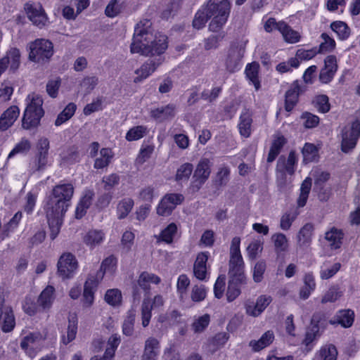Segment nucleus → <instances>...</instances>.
<instances>
[{"label":"nucleus","instance_id":"obj_1","mask_svg":"<svg viewBox=\"0 0 360 360\" xmlns=\"http://www.w3.org/2000/svg\"><path fill=\"white\" fill-rule=\"evenodd\" d=\"M74 186L71 183L56 185L46 194L43 207L50 229V237L54 240L63 224L66 212L71 207Z\"/></svg>","mask_w":360,"mask_h":360},{"label":"nucleus","instance_id":"obj_2","mask_svg":"<svg viewBox=\"0 0 360 360\" xmlns=\"http://www.w3.org/2000/svg\"><path fill=\"white\" fill-rule=\"evenodd\" d=\"M150 27L151 22L146 19L141 20L136 24L131 44L132 53L160 56L167 49V37L161 34L153 36Z\"/></svg>","mask_w":360,"mask_h":360},{"label":"nucleus","instance_id":"obj_3","mask_svg":"<svg viewBox=\"0 0 360 360\" xmlns=\"http://www.w3.org/2000/svg\"><path fill=\"white\" fill-rule=\"evenodd\" d=\"M26 108L22 118V127L25 129H31L37 127L41 117L44 115L43 109V99L35 93L27 95L25 100Z\"/></svg>","mask_w":360,"mask_h":360},{"label":"nucleus","instance_id":"obj_4","mask_svg":"<svg viewBox=\"0 0 360 360\" xmlns=\"http://www.w3.org/2000/svg\"><path fill=\"white\" fill-rule=\"evenodd\" d=\"M231 5L227 0H210L206 6L208 18L212 19L209 25V29L212 32H217L226 22L229 15Z\"/></svg>","mask_w":360,"mask_h":360},{"label":"nucleus","instance_id":"obj_5","mask_svg":"<svg viewBox=\"0 0 360 360\" xmlns=\"http://www.w3.org/2000/svg\"><path fill=\"white\" fill-rule=\"evenodd\" d=\"M240 238L234 237L230 247L229 276L233 282L245 283V262L240 252Z\"/></svg>","mask_w":360,"mask_h":360},{"label":"nucleus","instance_id":"obj_6","mask_svg":"<svg viewBox=\"0 0 360 360\" xmlns=\"http://www.w3.org/2000/svg\"><path fill=\"white\" fill-rule=\"evenodd\" d=\"M19 338L20 349L27 355L33 357L41 350L45 336L39 331L22 329Z\"/></svg>","mask_w":360,"mask_h":360},{"label":"nucleus","instance_id":"obj_7","mask_svg":"<svg viewBox=\"0 0 360 360\" xmlns=\"http://www.w3.org/2000/svg\"><path fill=\"white\" fill-rule=\"evenodd\" d=\"M52 43L44 39H38L30 44V60L40 62L49 59L53 55Z\"/></svg>","mask_w":360,"mask_h":360},{"label":"nucleus","instance_id":"obj_8","mask_svg":"<svg viewBox=\"0 0 360 360\" xmlns=\"http://www.w3.org/2000/svg\"><path fill=\"white\" fill-rule=\"evenodd\" d=\"M360 136V122L356 120L344 128L342 134L341 147L344 153L353 149Z\"/></svg>","mask_w":360,"mask_h":360},{"label":"nucleus","instance_id":"obj_9","mask_svg":"<svg viewBox=\"0 0 360 360\" xmlns=\"http://www.w3.org/2000/svg\"><path fill=\"white\" fill-rule=\"evenodd\" d=\"M58 271L63 278H70L76 274L78 269V262L71 253H63L58 262Z\"/></svg>","mask_w":360,"mask_h":360},{"label":"nucleus","instance_id":"obj_10","mask_svg":"<svg viewBox=\"0 0 360 360\" xmlns=\"http://www.w3.org/2000/svg\"><path fill=\"white\" fill-rule=\"evenodd\" d=\"M103 279L101 273H96V276H90L84 285L82 302L84 307H90L95 300V293L99 283Z\"/></svg>","mask_w":360,"mask_h":360},{"label":"nucleus","instance_id":"obj_11","mask_svg":"<svg viewBox=\"0 0 360 360\" xmlns=\"http://www.w3.org/2000/svg\"><path fill=\"white\" fill-rule=\"evenodd\" d=\"M15 326L13 308L7 304L4 296H0V328L4 333L11 332Z\"/></svg>","mask_w":360,"mask_h":360},{"label":"nucleus","instance_id":"obj_12","mask_svg":"<svg viewBox=\"0 0 360 360\" xmlns=\"http://www.w3.org/2000/svg\"><path fill=\"white\" fill-rule=\"evenodd\" d=\"M24 9L29 20L33 25L42 27L48 22V18L42 6L37 2H27L25 4Z\"/></svg>","mask_w":360,"mask_h":360},{"label":"nucleus","instance_id":"obj_13","mask_svg":"<svg viewBox=\"0 0 360 360\" xmlns=\"http://www.w3.org/2000/svg\"><path fill=\"white\" fill-rule=\"evenodd\" d=\"M184 200V196L178 193H169L164 196L157 206L156 212L160 216H169L174 208Z\"/></svg>","mask_w":360,"mask_h":360},{"label":"nucleus","instance_id":"obj_14","mask_svg":"<svg viewBox=\"0 0 360 360\" xmlns=\"http://www.w3.org/2000/svg\"><path fill=\"white\" fill-rule=\"evenodd\" d=\"M297 158L295 152H290L288 158H280L277 162L276 174L280 179L290 178L295 170Z\"/></svg>","mask_w":360,"mask_h":360},{"label":"nucleus","instance_id":"obj_15","mask_svg":"<svg viewBox=\"0 0 360 360\" xmlns=\"http://www.w3.org/2000/svg\"><path fill=\"white\" fill-rule=\"evenodd\" d=\"M164 304V300L161 295L155 296L151 303L149 299H145L141 306V319L142 326L146 327L150 323L151 319V310L159 309Z\"/></svg>","mask_w":360,"mask_h":360},{"label":"nucleus","instance_id":"obj_16","mask_svg":"<svg viewBox=\"0 0 360 360\" xmlns=\"http://www.w3.org/2000/svg\"><path fill=\"white\" fill-rule=\"evenodd\" d=\"M49 149V141L46 138H41L37 143V155L32 163L33 172L39 171L47 163V156Z\"/></svg>","mask_w":360,"mask_h":360},{"label":"nucleus","instance_id":"obj_17","mask_svg":"<svg viewBox=\"0 0 360 360\" xmlns=\"http://www.w3.org/2000/svg\"><path fill=\"white\" fill-rule=\"evenodd\" d=\"M164 60L163 57L160 56L155 59H149L140 68L135 71L136 76L134 79L135 83L141 82L148 77Z\"/></svg>","mask_w":360,"mask_h":360},{"label":"nucleus","instance_id":"obj_18","mask_svg":"<svg viewBox=\"0 0 360 360\" xmlns=\"http://www.w3.org/2000/svg\"><path fill=\"white\" fill-rule=\"evenodd\" d=\"M272 302L270 295H262L259 296L255 303H248L245 305V312L252 317L259 316Z\"/></svg>","mask_w":360,"mask_h":360},{"label":"nucleus","instance_id":"obj_19","mask_svg":"<svg viewBox=\"0 0 360 360\" xmlns=\"http://www.w3.org/2000/svg\"><path fill=\"white\" fill-rule=\"evenodd\" d=\"M105 239V233L101 229H90L83 237L84 244L91 250L101 245Z\"/></svg>","mask_w":360,"mask_h":360},{"label":"nucleus","instance_id":"obj_20","mask_svg":"<svg viewBox=\"0 0 360 360\" xmlns=\"http://www.w3.org/2000/svg\"><path fill=\"white\" fill-rule=\"evenodd\" d=\"M20 115V109L12 105L6 110L0 116V130L6 131L10 128Z\"/></svg>","mask_w":360,"mask_h":360},{"label":"nucleus","instance_id":"obj_21","mask_svg":"<svg viewBox=\"0 0 360 360\" xmlns=\"http://www.w3.org/2000/svg\"><path fill=\"white\" fill-rule=\"evenodd\" d=\"M274 340V333L273 330H269L264 333L259 339L250 340L249 347L253 352H258L270 346Z\"/></svg>","mask_w":360,"mask_h":360},{"label":"nucleus","instance_id":"obj_22","mask_svg":"<svg viewBox=\"0 0 360 360\" xmlns=\"http://www.w3.org/2000/svg\"><path fill=\"white\" fill-rule=\"evenodd\" d=\"M209 252H204L198 255L193 266L195 276L201 281L205 280L207 275V262Z\"/></svg>","mask_w":360,"mask_h":360},{"label":"nucleus","instance_id":"obj_23","mask_svg":"<svg viewBox=\"0 0 360 360\" xmlns=\"http://www.w3.org/2000/svg\"><path fill=\"white\" fill-rule=\"evenodd\" d=\"M314 226L311 223H307L301 227L297 234V242L300 247H309L314 236Z\"/></svg>","mask_w":360,"mask_h":360},{"label":"nucleus","instance_id":"obj_24","mask_svg":"<svg viewBox=\"0 0 360 360\" xmlns=\"http://www.w3.org/2000/svg\"><path fill=\"white\" fill-rule=\"evenodd\" d=\"M354 312L352 309H342L337 312L335 317L330 321L333 325L340 324L343 328H349L354 321Z\"/></svg>","mask_w":360,"mask_h":360},{"label":"nucleus","instance_id":"obj_25","mask_svg":"<svg viewBox=\"0 0 360 360\" xmlns=\"http://www.w3.org/2000/svg\"><path fill=\"white\" fill-rule=\"evenodd\" d=\"M56 298L55 288L51 285L46 286L40 293L37 301L42 311L49 310Z\"/></svg>","mask_w":360,"mask_h":360},{"label":"nucleus","instance_id":"obj_26","mask_svg":"<svg viewBox=\"0 0 360 360\" xmlns=\"http://www.w3.org/2000/svg\"><path fill=\"white\" fill-rule=\"evenodd\" d=\"M343 236L342 230L332 227L326 232L325 240L331 250H337L342 245Z\"/></svg>","mask_w":360,"mask_h":360},{"label":"nucleus","instance_id":"obj_27","mask_svg":"<svg viewBox=\"0 0 360 360\" xmlns=\"http://www.w3.org/2000/svg\"><path fill=\"white\" fill-rule=\"evenodd\" d=\"M304 285L299 291V297L301 300H307L315 290L316 283L315 277L312 273H307L303 277Z\"/></svg>","mask_w":360,"mask_h":360},{"label":"nucleus","instance_id":"obj_28","mask_svg":"<svg viewBox=\"0 0 360 360\" xmlns=\"http://www.w3.org/2000/svg\"><path fill=\"white\" fill-rule=\"evenodd\" d=\"M159 342L154 338L146 340L142 360H156L159 354Z\"/></svg>","mask_w":360,"mask_h":360},{"label":"nucleus","instance_id":"obj_29","mask_svg":"<svg viewBox=\"0 0 360 360\" xmlns=\"http://www.w3.org/2000/svg\"><path fill=\"white\" fill-rule=\"evenodd\" d=\"M114 153L110 148H103L100 150L94 160V167L96 169H103L110 163Z\"/></svg>","mask_w":360,"mask_h":360},{"label":"nucleus","instance_id":"obj_30","mask_svg":"<svg viewBox=\"0 0 360 360\" xmlns=\"http://www.w3.org/2000/svg\"><path fill=\"white\" fill-rule=\"evenodd\" d=\"M338 350L332 344L323 345L316 352L312 360H337Z\"/></svg>","mask_w":360,"mask_h":360},{"label":"nucleus","instance_id":"obj_31","mask_svg":"<svg viewBox=\"0 0 360 360\" xmlns=\"http://www.w3.org/2000/svg\"><path fill=\"white\" fill-rule=\"evenodd\" d=\"M252 122L251 113L248 110H244L240 114L238 125L240 134L242 136L248 138L250 136Z\"/></svg>","mask_w":360,"mask_h":360},{"label":"nucleus","instance_id":"obj_32","mask_svg":"<svg viewBox=\"0 0 360 360\" xmlns=\"http://www.w3.org/2000/svg\"><path fill=\"white\" fill-rule=\"evenodd\" d=\"M211 162L207 158H202L198 162L194 171L193 177L195 180H206L211 172Z\"/></svg>","mask_w":360,"mask_h":360},{"label":"nucleus","instance_id":"obj_33","mask_svg":"<svg viewBox=\"0 0 360 360\" xmlns=\"http://www.w3.org/2000/svg\"><path fill=\"white\" fill-rule=\"evenodd\" d=\"M259 65L256 62L249 63L246 65L245 73L249 82L254 85L256 91L260 88V82L259 79Z\"/></svg>","mask_w":360,"mask_h":360},{"label":"nucleus","instance_id":"obj_34","mask_svg":"<svg viewBox=\"0 0 360 360\" xmlns=\"http://www.w3.org/2000/svg\"><path fill=\"white\" fill-rule=\"evenodd\" d=\"M160 281V278L157 275L143 271L139 275L136 283L141 289L148 290L150 289V284H158Z\"/></svg>","mask_w":360,"mask_h":360},{"label":"nucleus","instance_id":"obj_35","mask_svg":"<svg viewBox=\"0 0 360 360\" xmlns=\"http://www.w3.org/2000/svg\"><path fill=\"white\" fill-rule=\"evenodd\" d=\"M279 32L282 34L285 41L289 44H295L298 42L301 38L300 33L292 30L285 22L283 24H281Z\"/></svg>","mask_w":360,"mask_h":360},{"label":"nucleus","instance_id":"obj_36","mask_svg":"<svg viewBox=\"0 0 360 360\" xmlns=\"http://www.w3.org/2000/svg\"><path fill=\"white\" fill-rule=\"evenodd\" d=\"M300 92V87L297 83H294L285 94V105L286 111L290 112L292 110L297 102Z\"/></svg>","mask_w":360,"mask_h":360},{"label":"nucleus","instance_id":"obj_37","mask_svg":"<svg viewBox=\"0 0 360 360\" xmlns=\"http://www.w3.org/2000/svg\"><path fill=\"white\" fill-rule=\"evenodd\" d=\"M341 264L339 262H325L320 271V278L322 280H328L335 276L340 269Z\"/></svg>","mask_w":360,"mask_h":360},{"label":"nucleus","instance_id":"obj_38","mask_svg":"<svg viewBox=\"0 0 360 360\" xmlns=\"http://www.w3.org/2000/svg\"><path fill=\"white\" fill-rule=\"evenodd\" d=\"M263 241L260 238L252 240L246 248L247 257L249 259H255L263 250Z\"/></svg>","mask_w":360,"mask_h":360},{"label":"nucleus","instance_id":"obj_39","mask_svg":"<svg viewBox=\"0 0 360 360\" xmlns=\"http://www.w3.org/2000/svg\"><path fill=\"white\" fill-rule=\"evenodd\" d=\"M210 323V316L207 314L195 316L191 325V329L195 333H201L207 328Z\"/></svg>","mask_w":360,"mask_h":360},{"label":"nucleus","instance_id":"obj_40","mask_svg":"<svg viewBox=\"0 0 360 360\" xmlns=\"http://www.w3.org/2000/svg\"><path fill=\"white\" fill-rule=\"evenodd\" d=\"M22 309L25 313L30 316H34L38 312L42 311L38 301L36 302L34 297L31 295L25 297L22 303Z\"/></svg>","mask_w":360,"mask_h":360},{"label":"nucleus","instance_id":"obj_41","mask_svg":"<svg viewBox=\"0 0 360 360\" xmlns=\"http://www.w3.org/2000/svg\"><path fill=\"white\" fill-rule=\"evenodd\" d=\"M77 331V318L75 315H72L68 319V326L67 330V335L63 336L62 341L65 345H68L76 337Z\"/></svg>","mask_w":360,"mask_h":360},{"label":"nucleus","instance_id":"obj_42","mask_svg":"<svg viewBox=\"0 0 360 360\" xmlns=\"http://www.w3.org/2000/svg\"><path fill=\"white\" fill-rule=\"evenodd\" d=\"M39 191V186H36L27 193L24 205V210L27 214H31L34 211Z\"/></svg>","mask_w":360,"mask_h":360},{"label":"nucleus","instance_id":"obj_43","mask_svg":"<svg viewBox=\"0 0 360 360\" xmlns=\"http://www.w3.org/2000/svg\"><path fill=\"white\" fill-rule=\"evenodd\" d=\"M285 143V139L283 136H278L275 138L267 157L269 162H271L276 159Z\"/></svg>","mask_w":360,"mask_h":360},{"label":"nucleus","instance_id":"obj_44","mask_svg":"<svg viewBox=\"0 0 360 360\" xmlns=\"http://www.w3.org/2000/svg\"><path fill=\"white\" fill-rule=\"evenodd\" d=\"M299 214L300 212L297 209L291 210L285 212L281 217V229L284 231L289 230L292 222L296 219Z\"/></svg>","mask_w":360,"mask_h":360},{"label":"nucleus","instance_id":"obj_45","mask_svg":"<svg viewBox=\"0 0 360 360\" xmlns=\"http://www.w3.org/2000/svg\"><path fill=\"white\" fill-rule=\"evenodd\" d=\"M177 233V226L174 223L169 224L164 229L158 236V240L163 241L167 244L173 242V240Z\"/></svg>","mask_w":360,"mask_h":360},{"label":"nucleus","instance_id":"obj_46","mask_svg":"<svg viewBox=\"0 0 360 360\" xmlns=\"http://www.w3.org/2000/svg\"><path fill=\"white\" fill-rule=\"evenodd\" d=\"M151 115L159 121H163L174 115V108L170 105L158 108L151 111Z\"/></svg>","mask_w":360,"mask_h":360},{"label":"nucleus","instance_id":"obj_47","mask_svg":"<svg viewBox=\"0 0 360 360\" xmlns=\"http://www.w3.org/2000/svg\"><path fill=\"white\" fill-rule=\"evenodd\" d=\"M77 106L73 103L67 105L65 109L58 115L56 121V126H60L66 121L69 120L75 114Z\"/></svg>","mask_w":360,"mask_h":360},{"label":"nucleus","instance_id":"obj_48","mask_svg":"<svg viewBox=\"0 0 360 360\" xmlns=\"http://www.w3.org/2000/svg\"><path fill=\"white\" fill-rule=\"evenodd\" d=\"M190 285V280L185 274H181L178 277L176 283L177 293L180 300L184 302L187 298V288Z\"/></svg>","mask_w":360,"mask_h":360},{"label":"nucleus","instance_id":"obj_49","mask_svg":"<svg viewBox=\"0 0 360 360\" xmlns=\"http://www.w3.org/2000/svg\"><path fill=\"white\" fill-rule=\"evenodd\" d=\"M136 311L131 309L127 313L122 324V333L124 335L130 336L134 331V325L135 321Z\"/></svg>","mask_w":360,"mask_h":360},{"label":"nucleus","instance_id":"obj_50","mask_svg":"<svg viewBox=\"0 0 360 360\" xmlns=\"http://www.w3.org/2000/svg\"><path fill=\"white\" fill-rule=\"evenodd\" d=\"M105 301L112 307H118L122 302V292L118 289L108 290L104 297Z\"/></svg>","mask_w":360,"mask_h":360},{"label":"nucleus","instance_id":"obj_51","mask_svg":"<svg viewBox=\"0 0 360 360\" xmlns=\"http://www.w3.org/2000/svg\"><path fill=\"white\" fill-rule=\"evenodd\" d=\"M134 206V201L131 198H124L117 205V212L119 219L125 218L131 212Z\"/></svg>","mask_w":360,"mask_h":360},{"label":"nucleus","instance_id":"obj_52","mask_svg":"<svg viewBox=\"0 0 360 360\" xmlns=\"http://www.w3.org/2000/svg\"><path fill=\"white\" fill-rule=\"evenodd\" d=\"M303 162L307 163L316 160L318 150L312 143H306L302 149Z\"/></svg>","mask_w":360,"mask_h":360},{"label":"nucleus","instance_id":"obj_53","mask_svg":"<svg viewBox=\"0 0 360 360\" xmlns=\"http://www.w3.org/2000/svg\"><path fill=\"white\" fill-rule=\"evenodd\" d=\"M271 238L277 252H285L288 250V240L283 233H275L272 236Z\"/></svg>","mask_w":360,"mask_h":360},{"label":"nucleus","instance_id":"obj_54","mask_svg":"<svg viewBox=\"0 0 360 360\" xmlns=\"http://www.w3.org/2000/svg\"><path fill=\"white\" fill-rule=\"evenodd\" d=\"M321 38L322 41L319 46V53L330 52L335 49L336 43L333 38L326 33L321 34Z\"/></svg>","mask_w":360,"mask_h":360},{"label":"nucleus","instance_id":"obj_55","mask_svg":"<svg viewBox=\"0 0 360 360\" xmlns=\"http://www.w3.org/2000/svg\"><path fill=\"white\" fill-rule=\"evenodd\" d=\"M117 266V259L113 256L105 258L101 263V269L97 273H101L103 276L105 274H112Z\"/></svg>","mask_w":360,"mask_h":360},{"label":"nucleus","instance_id":"obj_56","mask_svg":"<svg viewBox=\"0 0 360 360\" xmlns=\"http://www.w3.org/2000/svg\"><path fill=\"white\" fill-rule=\"evenodd\" d=\"M266 264L264 260L257 262L252 269V279L255 283H260L264 278Z\"/></svg>","mask_w":360,"mask_h":360},{"label":"nucleus","instance_id":"obj_57","mask_svg":"<svg viewBox=\"0 0 360 360\" xmlns=\"http://www.w3.org/2000/svg\"><path fill=\"white\" fill-rule=\"evenodd\" d=\"M4 58H8L11 69L15 70L18 68L20 63V53L18 49L15 48L11 49Z\"/></svg>","mask_w":360,"mask_h":360},{"label":"nucleus","instance_id":"obj_58","mask_svg":"<svg viewBox=\"0 0 360 360\" xmlns=\"http://www.w3.org/2000/svg\"><path fill=\"white\" fill-rule=\"evenodd\" d=\"M330 27L337 34L340 39L344 40L349 35L348 27L342 21H336L331 23Z\"/></svg>","mask_w":360,"mask_h":360},{"label":"nucleus","instance_id":"obj_59","mask_svg":"<svg viewBox=\"0 0 360 360\" xmlns=\"http://www.w3.org/2000/svg\"><path fill=\"white\" fill-rule=\"evenodd\" d=\"M342 293L339 290L338 287L332 286L322 296L321 302L322 304L334 302L342 297Z\"/></svg>","mask_w":360,"mask_h":360},{"label":"nucleus","instance_id":"obj_60","mask_svg":"<svg viewBox=\"0 0 360 360\" xmlns=\"http://www.w3.org/2000/svg\"><path fill=\"white\" fill-rule=\"evenodd\" d=\"M311 188V181H303L300 187V193L297 199V206L304 207L307 201L309 193Z\"/></svg>","mask_w":360,"mask_h":360},{"label":"nucleus","instance_id":"obj_61","mask_svg":"<svg viewBox=\"0 0 360 360\" xmlns=\"http://www.w3.org/2000/svg\"><path fill=\"white\" fill-rule=\"evenodd\" d=\"M146 133V128L143 126H136L130 129L127 134L126 139L128 141H134L141 139Z\"/></svg>","mask_w":360,"mask_h":360},{"label":"nucleus","instance_id":"obj_62","mask_svg":"<svg viewBox=\"0 0 360 360\" xmlns=\"http://www.w3.org/2000/svg\"><path fill=\"white\" fill-rule=\"evenodd\" d=\"M30 142L27 139L23 138L20 140V142H18L15 146L13 150L10 152L8 158H11L16 154L25 153L30 150Z\"/></svg>","mask_w":360,"mask_h":360},{"label":"nucleus","instance_id":"obj_63","mask_svg":"<svg viewBox=\"0 0 360 360\" xmlns=\"http://www.w3.org/2000/svg\"><path fill=\"white\" fill-rule=\"evenodd\" d=\"M207 289L206 288L201 285H194L192 288L191 292V298L193 302H200L204 300L207 295Z\"/></svg>","mask_w":360,"mask_h":360},{"label":"nucleus","instance_id":"obj_64","mask_svg":"<svg viewBox=\"0 0 360 360\" xmlns=\"http://www.w3.org/2000/svg\"><path fill=\"white\" fill-rule=\"evenodd\" d=\"M314 103L317 110L321 112L325 113L330 110L329 99L326 95L316 96L314 99Z\"/></svg>","mask_w":360,"mask_h":360}]
</instances>
